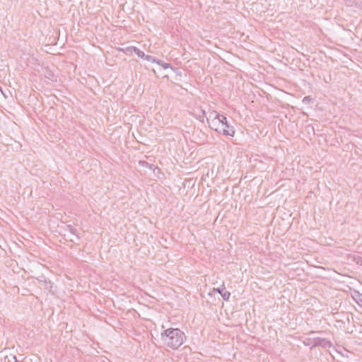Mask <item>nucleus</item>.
<instances>
[{"label":"nucleus","mask_w":362,"mask_h":362,"mask_svg":"<svg viewBox=\"0 0 362 362\" xmlns=\"http://www.w3.org/2000/svg\"><path fill=\"white\" fill-rule=\"evenodd\" d=\"M144 59L148 61V62H151L153 63H156V64L158 60V59H156L155 57L151 56V55H148L146 54H145V57H144Z\"/></svg>","instance_id":"17"},{"label":"nucleus","mask_w":362,"mask_h":362,"mask_svg":"<svg viewBox=\"0 0 362 362\" xmlns=\"http://www.w3.org/2000/svg\"><path fill=\"white\" fill-rule=\"evenodd\" d=\"M160 339L166 346L177 349L184 343L186 337L180 329L168 328L160 334Z\"/></svg>","instance_id":"1"},{"label":"nucleus","mask_w":362,"mask_h":362,"mask_svg":"<svg viewBox=\"0 0 362 362\" xmlns=\"http://www.w3.org/2000/svg\"><path fill=\"white\" fill-rule=\"evenodd\" d=\"M66 228L71 234L76 235L77 240H80V237L77 234V230L76 228L69 224L66 225Z\"/></svg>","instance_id":"12"},{"label":"nucleus","mask_w":362,"mask_h":362,"mask_svg":"<svg viewBox=\"0 0 362 362\" xmlns=\"http://www.w3.org/2000/svg\"><path fill=\"white\" fill-rule=\"evenodd\" d=\"M214 117V114H211V112L209 113V117L206 118L207 122L209 123L210 121H211V119H213Z\"/></svg>","instance_id":"21"},{"label":"nucleus","mask_w":362,"mask_h":362,"mask_svg":"<svg viewBox=\"0 0 362 362\" xmlns=\"http://www.w3.org/2000/svg\"><path fill=\"white\" fill-rule=\"evenodd\" d=\"M216 132L219 134L221 133L225 136H233L235 134V130H232L231 129H229V130H226V129H225L224 126L221 124L218 127V131H216Z\"/></svg>","instance_id":"6"},{"label":"nucleus","mask_w":362,"mask_h":362,"mask_svg":"<svg viewBox=\"0 0 362 362\" xmlns=\"http://www.w3.org/2000/svg\"><path fill=\"white\" fill-rule=\"evenodd\" d=\"M226 287L224 282L222 283L220 287L214 288L213 291L218 293L225 300H228L230 296L229 291H225Z\"/></svg>","instance_id":"4"},{"label":"nucleus","mask_w":362,"mask_h":362,"mask_svg":"<svg viewBox=\"0 0 362 362\" xmlns=\"http://www.w3.org/2000/svg\"><path fill=\"white\" fill-rule=\"evenodd\" d=\"M349 258H351L357 264L362 266V257L354 255H349Z\"/></svg>","instance_id":"13"},{"label":"nucleus","mask_w":362,"mask_h":362,"mask_svg":"<svg viewBox=\"0 0 362 362\" xmlns=\"http://www.w3.org/2000/svg\"><path fill=\"white\" fill-rule=\"evenodd\" d=\"M4 362H23V361H20L15 355L11 354L9 356H6L5 357Z\"/></svg>","instance_id":"9"},{"label":"nucleus","mask_w":362,"mask_h":362,"mask_svg":"<svg viewBox=\"0 0 362 362\" xmlns=\"http://www.w3.org/2000/svg\"><path fill=\"white\" fill-rule=\"evenodd\" d=\"M133 49H135V47H128L125 49H120L119 50L123 51L126 54H132L134 51Z\"/></svg>","instance_id":"18"},{"label":"nucleus","mask_w":362,"mask_h":362,"mask_svg":"<svg viewBox=\"0 0 362 362\" xmlns=\"http://www.w3.org/2000/svg\"><path fill=\"white\" fill-rule=\"evenodd\" d=\"M191 114L197 119H199L201 122H204V118L206 117V112L202 107L197 108V110H194Z\"/></svg>","instance_id":"5"},{"label":"nucleus","mask_w":362,"mask_h":362,"mask_svg":"<svg viewBox=\"0 0 362 362\" xmlns=\"http://www.w3.org/2000/svg\"><path fill=\"white\" fill-rule=\"evenodd\" d=\"M45 76L47 78L49 79L52 81H56L57 77L49 69L46 70Z\"/></svg>","instance_id":"11"},{"label":"nucleus","mask_w":362,"mask_h":362,"mask_svg":"<svg viewBox=\"0 0 362 362\" xmlns=\"http://www.w3.org/2000/svg\"><path fill=\"white\" fill-rule=\"evenodd\" d=\"M37 280L39 288L44 290L46 293L54 294L56 293V289H53L54 284L48 279L44 276H41L37 278Z\"/></svg>","instance_id":"2"},{"label":"nucleus","mask_w":362,"mask_h":362,"mask_svg":"<svg viewBox=\"0 0 362 362\" xmlns=\"http://www.w3.org/2000/svg\"><path fill=\"white\" fill-rule=\"evenodd\" d=\"M139 165L142 167L149 168L150 169H154V165L148 163L145 160H139Z\"/></svg>","instance_id":"14"},{"label":"nucleus","mask_w":362,"mask_h":362,"mask_svg":"<svg viewBox=\"0 0 362 362\" xmlns=\"http://www.w3.org/2000/svg\"><path fill=\"white\" fill-rule=\"evenodd\" d=\"M211 114H214L215 115V117H216L217 119H219L220 124H221L223 125V123L227 122L226 117L223 115H220L216 111L213 110L211 112Z\"/></svg>","instance_id":"8"},{"label":"nucleus","mask_w":362,"mask_h":362,"mask_svg":"<svg viewBox=\"0 0 362 362\" xmlns=\"http://www.w3.org/2000/svg\"><path fill=\"white\" fill-rule=\"evenodd\" d=\"M313 347L321 346L322 348H330L332 346V343L325 338L317 337L314 339Z\"/></svg>","instance_id":"3"},{"label":"nucleus","mask_w":362,"mask_h":362,"mask_svg":"<svg viewBox=\"0 0 362 362\" xmlns=\"http://www.w3.org/2000/svg\"><path fill=\"white\" fill-rule=\"evenodd\" d=\"M209 127L213 129L214 131H218V127H219L220 125V122H219V119H217L216 117H215V116L214 117L213 119H211V122H209Z\"/></svg>","instance_id":"7"},{"label":"nucleus","mask_w":362,"mask_h":362,"mask_svg":"<svg viewBox=\"0 0 362 362\" xmlns=\"http://www.w3.org/2000/svg\"><path fill=\"white\" fill-rule=\"evenodd\" d=\"M157 64H159L160 66H161L164 69H166L168 68L172 69V66L170 64L165 63V62H163L162 60L158 59L157 62Z\"/></svg>","instance_id":"16"},{"label":"nucleus","mask_w":362,"mask_h":362,"mask_svg":"<svg viewBox=\"0 0 362 362\" xmlns=\"http://www.w3.org/2000/svg\"><path fill=\"white\" fill-rule=\"evenodd\" d=\"M223 126L225 127V129H226V130H229V129H231L232 130H235L234 129V127L231 125L229 124V123L228 122V121L225 123H223Z\"/></svg>","instance_id":"20"},{"label":"nucleus","mask_w":362,"mask_h":362,"mask_svg":"<svg viewBox=\"0 0 362 362\" xmlns=\"http://www.w3.org/2000/svg\"><path fill=\"white\" fill-rule=\"evenodd\" d=\"M312 100L310 96H305L303 99V103L305 104H308Z\"/></svg>","instance_id":"19"},{"label":"nucleus","mask_w":362,"mask_h":362,"mask_svg":"<svg viewBox=\"0 0 362 362\" xmlns=\"http://www.w3.org/2000/svg\"><path fill=\"white\" fill-rule=\"evenodd\" d=\"M355 297L354 298L356 301V303L362 307V293H361L359 291H355Z\"/></svg>","instance_id":"10"},{"label":"nucleus","mask_w":362,"mask_h":362,"mask_svg":"<svg viewBox=\"0 0 362 362\" xmlns=\"http://www.w3.org/2000/svg\"><path fill=\"white\" fill-rule=\"evenodd\" d=\"M134 52L140 58L144 59L145 57V53L140 50L139 48L135 47V49H133Z\"/></svg>","instance_id":"15"}]
</instances>
